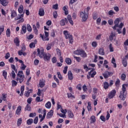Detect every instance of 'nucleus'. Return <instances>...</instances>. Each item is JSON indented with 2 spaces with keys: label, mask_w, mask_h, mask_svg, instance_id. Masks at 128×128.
<instances>
[{
  "label": "nucleus",
  "mask_w": 128,
  "mask_h": 128,
  "mask_svg": "<svg viewBox=\"0 0 128 128\" xmlns=\"http://www.w3.org/2000/svg\"><path fill=\"white\" fill-rule=\"evenodd\" d=\"M114 26H112L113 30H116L118 32L119 34H120L122 32V27L124 26V24L122 22H121L120 25L118 24H120V19L116 18L115 21L114 22Z\"/></svg>",
  "instance_id": "obj_1"
},
{
  "label": "nucleus",
  "mask_w": 128,
  "mask_h": 128,
  "mask_svg": "<svg viewBox=\"0 0 128 128\" xmlns=\"http://www.w3.org/2000/svg\"><path fill=\"white\" fill-rule=\"evenodd\" d=\"M90 8L87 7L84 9V10L80 12V18L82 19V22H86V20L88 18V12H90Z\"/></svg>",
  "instance_id": "obj_2"
},
{
  "label": "nucleus",
  "mask_w": 128,
  "mask_h": 128,
  "mask_svg": "<svg viewBox=\"0 0 128 128\" xmlns=\"http://www.w3.org/2000/svg\"><path fill=\"white\" fill-rule=\"evenodd\" d=\"M126 88H128L127 84H123L122 85V90L120 92V95L119 98L121 100H125L126 96Z\"/></svg>",
  "instance_id": "obj_3"
},
{
  "label": "nucleus",
  "mask_w": 128,
  "mask_h": 128,
  "mask_svg": "<svg viewBox=\"0 0 128 128\" xmlns=\"http://www.w3.org/2000/svg\"><path fill=\"white\" fill-rule=\"evenodd\" d=\"M24 80V74L22 71H19L17 74V78L16 80H19V82L22 84Z\"/></svg>",
  "instance_id": "obj_4"
},
{
  "label": "nucleus",
  "mask_w": 128,
  "mask_h": 128,
  "mask_svg": "<svg viewBox=\"0 0 128 128\" xmlns=\"http://www.w3.org/2000/svg\"><path fill=\"white\" fill-rule=\"evenodd\" d=\"M63 34L65 36L66 38L69 40L70 44H72L74 42V38H72V36L69 34L68 30H64L63 32Z\"/></svg>",
  "instance_id": "obj_5"
},
{
  "label": "nucleus",
  "mask_w": 128,
  "mask_h": 128,
  "mask_svg": "<svg viewBox=\"0 0 128 128\" xmlns=\"http://www.w3.org/2000/svg\"><path fill=\"white\" fill-rule=\"evenodd\" d=\"M44 49L43 48H40L37 49V56H39L40 58H44Z\"/></svg>",
  "instance_id": "obj_6"
},
{
  "label": "nucleus",
  "mask_w": 128,
  "mask_h": 128,
  "mask_svg": "<svg viewBox=\"0 0 128 128\" xmlns=\"http://www.w3.org/2000/svg\"><path fill=\"white\" fill-rule=\"evenodd\" d=\"M15 20H18V23L24 22V14H19L18 16L14 18Z\"/></svg>",
  "instance_id": "obj_7"
},
{
  "label": "nucleus",
  "mask_w": 128,
  "mask_h": 128,
  "mask_svg": "<svg viewBox=\"0 0 128 128\" xmlns=\"http://www.w3.org/2000/svg\"><path fill=\"white\" fill-rule=\"evenodd\" d=\"M52 55L49 53H45L43 56L44 60L46 62H48L50 60V57Z\"/></svg>",
  "instance_id": "obj_8"
},
{
  "label": "nucleus",
  "mask_w": 128,
  "mask_h": 128,
  "mask_svg": "<svg viewBox=\"0 0 128 128\" xmlns=\"http://www.w3.org/2000/svg\"><path fill=\"white\" fill-rule=\"evenodd\" d=\"M116 90H112L108 94V98L110 100L114 98V96H116Z\"/></svg>",
  "instance_id": "obj_9"
},
{
  "label": "nucleus",
  "mask_w": 128,
  "mask_h": 128,
  "mask_svg": "<svg viewBox=\"0 0 128 128\" xmlns=\"http://www.w3.org/2000/svg\"><path fill=\"white\" fill-rule=\"evenodd\" d=\"M102 74L104 78H109V76H111L112 75V72L106 71Z\"/></svg>",
  "instance_id": "obj_10"
},
{
  "label": "nucleus",
  "mask_w": 128,
  "mask_h": 128,
  "mask_svg": "<svg viewBox=\"0 0 128 128\" xmlns=\"http://www.w3.org/2000/svg\"><path fill=\"white\" fill-rule=\"evenodd\" d=\"M68 18H64V19H62L61 20L60 22V26H66V24H68Z\"/></svg>",
  "instance_id": "obj_11"
},
{
  "label": "nucleus",
  "mask_w": 128,
  "mask_h": 128,
  "mask_svg": "<svg viewBox=\"0 0 128 128\" xmlns=\"http://www.w3.org/2000/svg\"><path fill=\"white\" fill-rule=\"evenodd\" d=\"M0 4L3 6H6L8 4V0H0Z\"/></svg>",
  "instance_id": "obj_12"
},
{
  "label": "nucleus",
  "mask_w": 128,
  "mask_h": 128,
  "mask_svg": "<svg viewBox=\"0 0 128 128\" xmlns=\"http://www.w3.org/2000/svg\"><path fill=\"white\" fill-rule=\"evenodd\" d=\"M88 74L91 78H94V76L96 74V72L94 71V68H92Z\"/></svg>",
  "instance_id": "obj_13"
},
{
  "label": "nucleus",
  "mask_w": 128,
  "mask_h": 128,
  "mask_svg": "<svg viewBox=\"0 0 128 128\" xmlns=\"http://www.w3.org/2000/svg\"><path fill=\"white\" fill-rule=\"evenodd\" d=\"M22 31L20 32V34H26V24H23L22 28Z\"/></svg>",
  "instance_id": "obj_14"
},
{
  "label": "nucleus",
  "mask_w": 128,
  "mask_h": 128,
  "mask_svg": "<svg viewBox=\"0 0 128 128\" xmlns=\"http://www.w3.org/2000/svg\"><path fill=\"white\" fill-rule=\"evenodd\" d=\"M68 78L70 80H74V76L72 75V71L70 70L68 72Z\"/></svg>",
  "instance_id": "obj_15"
},
{
  "label": "nucleus",
  "mask_w": 128,
  "mask_h": 128,
  "mask_svg": "<svg viewBox=\"0 0 128 128\" xmlns=\"http://www.w3.org/2000/svg\"><path fill=\"white\" fill-rule=\"evenodd\" d=\"M98 54H99L100 56H104V50L103 48H99Z\"/></svg>",
  "instance_id": "obj_16"
},
{
  "label": "nucleus",
  "mask_w": 128,
  "mask_h": 128,
  "mask_svg": "<svg viewBox=\"0 0 128 128\" xmlns=\"http://www.w3.org/2000/svg\"><path fill=\"white\" fill-rule=\"evenodd\" d=\"M54 116V110H50V112H48L46 116V118H50Z\"/></svg>",
  "instance_id": "obj_17"
},
{
  "label": "nucleus",
  "mask_w": 128,
  "mask_h": 128,
  "mask_svg": "<svg viewBox=\"0 0 128 128\" xmlns=\"http://www.w3.org/2000/svg\"><path fill=\"white\" fill-rule=\"evenodd\" d=\"M38 14L40 16H44V8L39 9Z\"/></svg>",
  "instance_id": "obj_18"
},
{
  "label": "nucleus",
  "mask_w": 128,
  "mask_h": 128,
  "mask_svg": "<svg viewBox=\"0 0 128 128\" xmlns=\"http://www.w3.org/2000/svg\"><path fill=\"white\" fill-rule=\"evenodd\" d=\"M65 62L67 64L70 66V64H72V59L70 58H66L65 59Z\"/></svg>",
  "instance_id": "obj_19"
},
{
  "label": "nucleus",
  "mask_w": 128,
  "mask_h": 128,
  "mask_svg": "<svg viewBox=\"0 0 128 128\" xmlns=\"http://www.w3.org/2000/svg\"><path fill=\"white\" fill-rule=\"evenodd\" d=\"M14 42L16 46H20V40H18V38H16L14 39Z\"/></svg>",
  "instance_id": "obj_20"
},
{
  "label": "nucleus",
  "mask_w": 128,
  "mask_h": 128,
  "mask_svg": "<svg viewBox=\"0 0 128 128\" xmlns=\"http://www.w3.org/2000/svg\"><path fill=\"white\" fill-rule=\"evenodd\" d=\"M83 50H76L74 51V54H78V55L80 54V56Z\"/></svg>",
  "instance_id": "obj_21"
},
{
  "label": "nucleus",
  "mask_w": 128,
  "mask_h": 128,
  "mask_svg": "<svg viewBox=\"0 0 128 128\" xmlns=\"http://www.w3.org/2000/svg\"><path fill=\"white\" fill-rule=\"evenodd\" d=\"M18 56H26V53L22 51V50H21L18 51Z\"/></svg>",
  "instance_id": "obj_22"
},
{
  "label": "nucleus",
  "mask_w": 128,
  "mask_h": 128,
  "mask_svg": "<svg viewBox=\"0 0 128 128\" xmlns=\"http://www.w3.org/2000/svg\"><path fill=\"white\" fill-rule=\"evenodd\" d=\"M21 110H22V106H19L17 108V110H16V114H17L18 116V114H20Z\"/></svg>",
  "instance_id": "obj_23"
},
{
  "label": "nucleus",
  "mask_w": 128,
  "mask_h": 128,
  "mask_svg": "<svg viewBox=\"0 0 128 128\" xmlns=\"http://www.w3.org/2000/svg\"><path fill=\"white\" fill-rule=\"evenodd\" d=\"M40 36L42 38V40H50V38L46 36H44L42 34H40Z\"/></svg>",
  "instance_id": "obj_24"
},
{
  "label": "nucleus",
  "mask_w": 128,
  "mask_h": 128,
  "mask_svg": "<svg viewBox=\"0 0 128 128\" xmlns=\"http://www.w3.org/2000/svg\"><path fill=\"white\" fill-rule=\"evenodd\" d=\"M68 118H74V113H72V111L68 110Z\"/></svg>",
  "instance_id": "obj_25"
},
{
  "label": "nucleus",
  "mask_w": 128,
  "mask_h": 128,
  "mask_svg": "<svg viewBox=\"0 0 128 128\" xmlns=\"http://www.w3.org/2000/svg\"><path fill=\"white\" fill-rule=\"evenodd\" d=\"M18 12L20 14H22L24 12V6L22 5H20L18 9Z\"/></svg>",
  "instance_id": "obj_26"
},
{
  "label": "nucleus",
  "mask_w": 128,
  "mask_h": 128,
  "mask_svg": "<svg viewBox=\"0 0 128 128\" xmlns=\"http://www.w3.org/2000/svg\"><path fill=\"white\" fill-rule=\"evenodd\" d=\"M114 36H116V32H112V33L109 37L110 40H114Z\"/></svg>",
  "instance_id": "obj_27"
},
{
  "label": "nucleus",
  "mask_w": 128,
  "mask_h": 128,
  "mask_svg": "<svg viewBox=\"0 0 128 128\" xmlns=\"http://www.w3.org/2000/svg\"><path fill=\"white\" fill-rule=\"evenodd\" d=\"M6 36L7 38L10 36V29L8 28L6 30Z\"/></svg>",
  "instance_id": "obj_28"
},
{
  "label": "nucleus",
  "mask_w": 128,
  "mask_h": 128,
  "mask_svg": "<svg viewBox=\"0 0 128 128\" xmlns=\"http://www.w3.org/2000/svg\"><path fill=\"white\" fill-rule=\"evenodd\" d=\"M20 96H24V86H22L20 87Z\"/></svg>",
  "instance_id": "obj_29"
},
{
  "label": "nucleus",
  "mask_w": 128,
  "mask_h": 128,
  "mask_svg": "<svg viewBox=\"0 0 128 128\" xmlns=\"http://www.w3.org/2000/svg\"><path fill=\"white\" fill-rule=\"evenodd\" d=\"M45 106H46V108H50L52 106V103H50V102H48L45 104Z\"/></svg>",
  "instance_id": "obj_30"
},
{
  "label": "nucleus",
  "mask_w": 128,
  "mask_h": 128,
  "mask_svg": "<svg viewBox=\"0 0 128 128\" xmlns=\"http://www.w3.org/2000/svg\"><path fill=\"white\" fill-rule=\"evenodd\" d=\"M15 16H16V12L13 10L12 11L11 17L12 18H14Z\"/></svg>",
  "instance_id": "obj_31"
},
{
  "label": "nucleus",
  "mask_w": 128,
  "mask_h": 128,
  "mask_svg": "<svg viewBox=\"0 0 128 128\" xmlns=\"http://www.w3.org/2000/svg\"><path fill=\"white\" fill-rule=\"evenodd\" d=\"M2 98L4 102H8V100L6 99V94H2Z\"/></svg>",
  "instance_id": "obj_32"
},
{
  "label": "nucleus",
  "mask_w": 128,
  "mask_h": 128,
  "mask_svg": "<svg viewBox=\"0 0 128 128\" xmlns=\"http://www.w3.org/2000/svg\"><path fill=\"white\" fill-rule=\"evenodd\" d=\"M80 56L82 58H86V56H87L86 53V52H84V50H83V51H82Z\"/></svg>",
  "instance_id": "obj_33"
},
{
  "label": "nucleus",
  "mask_w": 128,
  "mask_h": 128,
  "mask_svg": "<svg viewBox=\"0 0 128 128\" xmlns=\"http://www.w3.org/2000/svg\"><path fill=\"white\" fill-rule=\"evenodd\" d=\"M46 110H44V114L42 116V118H41V119L40 120V122H42V120H44V118H46Z\"/></svg>",
  "instance_id": "obj_34"
},
{
  "label": "nucleus",
  "mask_w": 128,
  "mask_h": 128,
  "mask_svg": "<svg viewBox=\"0 0 128 128\" xmlns=\"http://www.w3.org/2000/svg\"><path fill=\"white\" fill-rule=\"evenodd\" d=\"M90 120H91V124H94V122H96V116H92L90 118Z\"/></svg>",
  "instance_id": "obj_35"
},
{
  "label": "nucleus",
  "mask_w": 128,
  "mask_h": 128,
  "mask_svg": "<svg viewBox=\"0 0 128 128\" xmlns=\"http://www.w3.org/2000/svg\"><path fill=\"white\" fill-rule=\"evenodd\" d=\"M110 86V85L108 84V82H104V88L105 90H106V88H108V86Z\"/></svg>",
  "instance_id": "obj_36"
},
{
  "label": "nucleus",
  "mask_w": 128,
  "mask_h": 128,
  "mask_svg": "<svg viewBox=\"0 0 128 128\" xmlns=\"http://www.w3.org/2000/svg\"><path fill=\"white\" fill-rule=\"evenodd\" d=\"M40 88H44V82L42 80H40V84H39Z\"/></svg>",
  "instance_id": "obj_37"
},
{
  "label": "nucleus",
  "mask_w": 128,
  "mask_h": 128,
  "mask_svg": "<svg viewBox=\"0 0 128 128\" xmlns=\"http://www.w3.org/2000/svg\"><path fill=\"white\" fill-rule=\"evenodd\" d=\"M122 64L124 65V66L126 68L128 66V62L126 60L123 59L122 60Z\"/></svg>",
  "instance_id": "obj_38"
},
{
  "label": "nucleus",
  "mask_w": 128,
  "mask_h": 128,
  "mask_svg": "<svg viewBox=\"0 0 128 128\" xmlns=\"http://www.w3.org/2000/svg\"><path fill=\"white\" fill-rule=\"evenodd\" d=\"M4 26L2 25L0 26V34H2L4 32Z\"/></svg>",
  "instance_id": "obj_39"
},
{
  "label": "nucleus",
  "mask_w": 128,
  "mask_h": 128,
  "mask_svg": "<svg viewBox=\"0 0 128 128\" xmlns=\"http://www.w3.org/2000/svg\"><path fill=\"white\" fill-rule=\"evenodd\" d=\"M26 122L28 125H30L32 124V122H34V120L32 118H30L28 120H27Z\"/></svg>",
  "instance_id": "obj_40"
},
{
  "label": "nucleus",
  "mask_w": 128,
  "mask_h": 128,
  "mask_svg": "<svg viewBox=\"0 0 128 128\" xmlns=\"http://www.w3.org/2000/svg\"><path fill=\"white\" fill-rule=\"evenodd\" d=\"M52 44H47V46H46V50H51L52 49Z\"/></svg>",
  "instance_id": "obj_41"
},
{
  "label": "nucleus",
  "mask_w": 128,
  "mask_h": 128,
  "mask_svg": "<svg viewBox=\"0 0 128 128\" xmlns=\"http://www.w3.org/2000/svg\"><path fill=\"white\" fill-rule=\"evenodd\" d=\"M92 48H96V46H98V43H96V42L94 41V42H92Z\"/></svg>",
  "instance_id": "obj_42"
},
{
  "label": "nucleus",
  "mask_w": 128,
  "mask_h": 128,
  "mask_svg": "<svg viewBox=\"0 0 128 128\" xmlns=\"http://www.w3.org/2000/svg\"><path fill=\"white\" fill-rule=\"evenodd\" d=\"M109 50L110 52H114V47H112V44H110L109 45Z\"/></svg>",
  "instance_id": "obj_43"
},
{
  "label": "nucleus",
  "mask_w": 128,
  "mask_h": 128,
  "mask_svg": "<svg viewBox=\"0 0 128 128\" xmlns=\"http://www.w3.org/2000/svg\"><path fill=\"white\" fill-rule=\"evenodd\" d=\"M22 118H20L18 119L17 124L18 126H20L22 124Z\"/></svg>",
  "instance_id": "obj_44"
},
{
  "label": "nucleus",
  "mask_w": 128,
  "mask_h": 128,
  "mask_svg": "<svg viewBox=\"0 0 128 128\" xmlns=\"http://www.w3.org/2000/svg\"><path fill=\"white\" fill-rule=\"evenodd\" d=\"M56 52L57 54H58V56H62V52H60V49L56 48Z\"/></svg>",
  "instance_id": "obj_45"
},
{
  "label": "nucleus",
  "mask_w": 128,
  "mask_h": 128,
  "mask_svg": "<svg viewBox=\"0 0 128 128\" xmlns=\"http://www.w3.org/2000/svg\"><path fill=\"white\" fill-rule=\"evenodd\" d=\"M84 70H86V72H88V70H90V68H89L88 66H86V64H84Z\"/></svg>",
  "instance_id": "obj_46"
},
{
  "label": "nucleus",
  "mask_w": 128,
  "mask_h": 128,
  "mask_svg": "<svg viewBox=\"0 0 128 128\" xmlns=\"http://www.w3.org/2000/svg\"><path fill=\"white\" fill-rule=\"evenodd\" d=\"M116 14V12H114V10H110L108 12V14L109 16H114V14Z\"/></svg>",
  "instance_id": "obj_47"
},
{
  "label": "nucleus",
  "mask_w": 128,
  "mask_h": 128,
  "mask_svg": "<svg viewBox=\"0 0 128 128\" xmlns=\"http://www.w3.org/2000/svg\"><path fill=\"white\" fill-rule=\"evenodd\" d=\"M126 74H122L121 76V80H126Z\"/></svg>",
  "instance_id": "obj_48"
},
{
  "label": "nucleus",
  "mask_w": 128,
  "mask_h": 128,
  "mask_svg": "<svg viewBox=\"0 0 128 128\" xmlns=\"http://www.w3.org/2000/svg\"><path fill=\"white\" fill-rule=\"evenodd\" d=\"M36 116V112H32L30 114V118H34Z\"/></svg>",
  "instance_id": "obj_49"
},
{
  "label": "nucleus",
  "mask_w": 128,
  "mask_h": 128,
  "mask_svg": "<svg viewBox=\"0 0 128 128\" xmlns=\"http://www.w3.org/2000/svg\"><path fill=\"white\" fill-rule=\"evenodd\" d=\"M38 122V117L36 116L34 120V124H36Z\"/></svg>",
  "instance_id": "obj_50"
},
{
  "label": "nucleus",
  "mask_w": 128,
  "mask_h": 128,
  "mask_svg": "<svg viewBox=\"0 0 128 128\" xmlns=\"http://www.w3.org/2000/svg\"><path fill=\"white\" fill-rule=\"evenodd\" d=\"M30 48H36V44L34 42H31L30 44Z\"/></svg>",
  "instance_id": "obj_51"
},
{
  "label": "nucleus",
  "mask_w": 128,
  "mask_h": 128,
  "mask_svg": "<svg viewBox=\"0 0 128 128\" xmlns=\"http://www.w3.org/2000/svg\"><path fill=\"white\" fill-rule=\"evenodd\" d=\"M26 28L28 32H32V26L30 24H27Z\"/></svg>",
  "instance_id": "obj_52"
},
{
  "label": "nucleus",
  "mask_w": 128,
  "mask_h": 128,
  "mask_svg": "<svg viewBox=\"0 0 128 128\" xmlns=\"http://www.w3.org/2000/svg\"><path fill=\"white\" fill-rule=\"evenodd\" d=\"M33 29L34 32H36V34H38V29L36 28V25H33Z\"/></svg>",
  "instance_id": "obj_53"
},
{
  "label": "nucleus",
  "mask_w": 128,
  "mask_h": 128,
  "mask_svg": "<svg viewBox=\"0 0 128 128\" xmlns=\"http://www.w3.org/2000/svg\"><path fill=\"white\" fill-rule=\"evenodd\" d=\"M53 16L54 18H58V12L55 11L53 13Z\"/></svg>",
  "instance_id": "obj_54"
},
{
  "label": "nucleus",
  "mask_w": 128,
  "mask_h": 128,
  "mask_svg": "<svg viewBox=\"0 0 128 128\" xmlns=\"http://www.w3.org/2000/svg\"><path fill=\"white\" fill-rule=\"evenodd\" d=\"M63 10L65 12V14H68V8H66V6L63 7Z\"/></svg>",
  "instance_id": "obj_55"
},
{
  "label": "nucleus",
  "mask_w": 128,
  "mask_h": 128,
  "mask_svg": "<svg viewBox=\"0 0 128 128\" xmlns=\"http://www.w3.org/2000/svg\"><path fill=\"white\" fill-rule=\"evenodd\" d=\"M57 74L58 78H60L62 80V74H60V72H58Z\"/></svg>",
  "instance_id": "obj_56"
},
{
  "label": "nucleus",
  "mask_w": 128,
  "mask_h": 128,
  "mask_svg": "<svg viewBox=\"0 0 128 128\" xmlns=\"http://www.w3.org/2000/svg\"><path fill=\"white\" fill-rule=\"evenodd\" d=\"M12 86H16V84H18V82H16V81L14 80H12Z\"/></svg>",
  "instance_id": "obj_57"
},
{
  "label": "nucleus",
  "mask_w": 128,
  "mask_h": 128,
  "mask_svg": "<svg viewBox=\"0 0 128 128\" xmlns=\"http://www.w3.org/2000/svg\"><path fill=\"white\" fill-rule=\"evenodd\" d=\"M68 67L67 66H66L64 68L63 72L64 74H66V72H68Z\"/></svg>",
  "instance_id": "obj_58"
},
{
  "label": "nucleus",
  "mask_w": 128,
  "mask_h": 128,
  "mask_svg": "<svg viewBox=\"0 0 128 128\" xmlns=\"http://www.w3.org/2000/svg\"><path fill=\"white\" fill-rule=\"evenodd\" d=\"M25 110H30V104H27L26 108H25Z\"/></svg>",
  "instance_id": "obj_59"
},
{
  "label": "nucleus",
  "mask_w": 128,
  "mask_h": 128,
  "mask_svg": "<svg viewBox=\"0 0 128 128\" xmlns=\"http://www.w3.org/2000/svg\"><path fill=\"white\" fill-rule=\"evenodd\" d=\"M2 76H4V78H6V76H8V72L6 71H3Z\"/></svg>",
  "instance_id": "obj_60"
},
{
  "label": "nucleus",
  "mask_w": 128,
  "mask_h": 128,
  "mask_svg": "<svg viewBox=\"0 0 128 128\" xmlns=\"http://www.w3.org/2000/svg\"><path fill=\"white\" fill-rule=\"evenodd\" d=\"M74 58H76V62H80L81 60L80 58V57H76V56H74Z\"/></svg>",
  "instance_id": "obj_61"
},
{
  "label": "nucleus",
  "mask_w": 128,
  "mask_h": 128,
  "mask_svg": "<svg viewBox=\"0 0 128 128\" xmlns=\"http://www.w3.org/2000/svg\"><path fill=\"white\" fill-rule=\"evenodd\" d=\"M52 64H56V58L53 57L52 59Z\"/></svg>",
  "instance_id": "obj_62"
},
{
  "label": "nucleus",
  "mask_w": 128,
  "mask_h": 128,
  "mask_svg": "<svg viewBox=\"0 0 128 128\" xmlns=\"http://www.w3.org/2000/svg\"><path fill=\"white\" fill-rule=\"evenodd\" d=\"M76 88L79 90H82V84H78Z\"/></svg>",
  "instance_id": "obj_63"
},
{
  "label": "nucleus",
  "mask_w": 128,
  "mask_h": 128,
  "mask_svg": "<svg viewBox=\"0 0 128 128\" xmlns=\"http://www.w3.org/2000/svg\"><path fill=\"white\" fill-rule=\"evenodd\" d=\"M90 104V102H88V106H87L88 110H92V106Z\"/></svg>",
  "instance_id": "obj_64"
}]
</instances>
